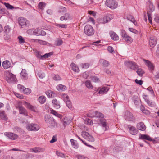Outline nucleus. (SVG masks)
<instances>
[{"instance_id": "1", "label": "nucleus", "mask_w": 159, "mask_h": 159, "mask_svg": "<svg viewBox=\"0 0 159 159\" xmlns=\"http://www.w3.org/2000/svg\"><path fill=\"white\" fill-rule=\"evenodd\" d=\"M5 75L6 80L8 83L15 81L16 80V76L9 71H6L5 73Z\"/></svg>"}, {"instance_id": "2", "label": "nucleus", "mask_w": 159, "mask_h": 159, "mask_svg": "<svg viewBox=\"0 0 159 159\" xmlns=\"http://www.w3.org/2000/svg\"><path fill=\"white\" fill-rule=\"evenodd\" d=\"M105 5L112 10L118 7V3L114 0H107L105 2Z\"/></svg>"}, {"instance_id": "3", "label": "nucleus", "mask_w": 159, "mask_h": 159, "mask_svg": "<svg viewBox=\"0 0 159 159\" xmlns=\"http://www.w3.org/2000/svg\"><path fill=\"white\" fill-rule=\"evenodd\" d=\"M114 18L113 15L110 14H108L104 16V17L102 19H99L98 22L100 24H105L108 23L112 19Z\"/></svg>"}, {"instance_id": "4", "label": "nucleus", "mask_w": 159, "mask_h": 159, "mask_svg": "<svg viewBox=\"0 0 159 159\" xmlns=\"http://www.w3.org/2000/svg\"><path fill=\"white\" fill-rule=\"evenodd\" d=\"M84 33L88 36H92L94 33V30L93 27L89 25H86L84 28Z\"/></svg>"}, {"instance_id": "5", "label": "nucleus", "mask_w": 159, "mask_h": 159, "mask_svg": "<svg viewBox=\"0 0 159 159\" xmlns=\"http://www.w3.org/2000/svg\"><path fill=\"white\" fill-rule=\"evenodd\" d=\"M124 64L127 67L133 70H135L138 68L136 63L132 61H126L125 62Z\"/></svg>"}, {"instance_id": "6", "label": "nucleus", "mask_w": 159, "mask_h": 159, "mask_svg": "<svg viewBox=\"0 0 159 159\" xmlns=\"http://www.w3.org/2000/svg\"><path fill=\"white\" fill-rule=\"evenodd\" d=\"M19 23L22 28L28 27L30 25V23L28 20L23 17H20L19 19Z\"/></svg>"}, {"instance_id": "7", "label": "nucleus", "mask_w": 159, "mask_h": 159, "mask_svg": "<svg viewBox=\"0 0 159 159\" xmlns=\"http://www.w3.org/2000/svg\"><path fill=\"white\" fill-rule=\"evenodd\" d=\"M81 135L83 137L89 141L93 142L94 139L93 137L88 132L85 131H82Z\"/></svg>"}, {"instance_id": "8", "label": "nucleus", "mask_w": 159, "mask_h": 159, "mask_svg": "<svg viewBox=\"0 0 159 159\" xmlns=\"http://www.w3.org/2000/svg\"><path fill=\"white\" fill-rule=\"evenodd\" d=\"M39 126L36 124H29L27 125L26 129L29 131H37L39 129Z\"/></svg>"}, {"instance_id": "9", "label": "nucleus", "mask_w": 159, "mask_h": 159, "mask_svg": "<svg viewBox=\"0 0 159 159\" xmlns=\"http://www.w3.org/2000/svg\"><path fill=\"white\" fill-rule=\"evenodd\" d=\"M16 106L17 108H18L20 114L25 115H27V111L25 109L22 107L20 102H19L18 103Z\"/></svg>"}, {"instance_id": "10", "label": "nucleus", "mask_w": 159, "mask_h": 159, "mask_svg": "<svg viewBox=\"0 0 159 159\" xmlns=\"http://www.w3.org/2000/svg\"><path fill=\"white\" fill-rule=\"evenodd\" d=\"M23 104L27 108L36 112H39V111L36 107L31 105L30 103L25 101L23 103Z\"/></svg>"}, {"instance_id": "11", "label": "nucleus", "mask_w": 159, "mask_h": 159, "mask_svg": "<svg viewBox=\"0 0 159 159\" xmlns=\"http://www.w3.org/2000/svg\"><path fill=\"white\" fill-rule=\"evenodd\" d=\"M125 118L126 120L133 121L134 120V118L133 115L129 111H126L125 113Z\"/></svg>"}, {"instance_id": "12", "label": "nucleus", "mask_w": 159, "mask_h": 159, "mask_svg": "<svg viewBox=\"0 0 159 159\" xmlns=\"http://www.w3.org/2000/svg\"><path fill=\"white\" fill-rule=\"evenodd\" d=\"M101 126L104 128V130L105 131L108 128V124L106 120L104 118H101L100 120Z\"/></svg>"}, {"instance_id": "13", "label": "nucleus", "mask_w": 159, "mask_h": 159, "mask_svg": "<svg viewBox=\"0 0 159 159\" xmlns=\"http://www.w3.org/2000/svg\"><path fill=\"white\" fill-rule=\"evenodd\" d=\"M91 117H98L101 119L103 118L104 117V116L101 113L98 111H95L91 113Z\"/></svg>"}, {"instance_id": "14", "label": "nucleus", "mask_w": 159, "mask_h": 159, "mask_svg": "<svg viewBox=\"0 0 159 159\" xmlns=\"http://www.w3.org/2000/svg\"><path fill=\"white\" fill-rule=\"evenodd\" d=\"M4 134L12 140H15L18 137L17 135L12 133H5Z\"/></svg>"}, {"instance_id": "15", "label": "nucleus", "mask_w": 159, "mask_h": 159, "mask_svg": "<svg viewBox=\"0 0 159 159\" xmlns=\"http://www.w3.org/2000/svg\"><path fill=\"white\" fill-rule=\"evenodd\" d=\"M72 19V16L69 13H66L63 16H61L60 19L61 21L70 20Z\"/></svg>"}, {"instance_id": "16", "label": "nucleus", "mask_w": 159, "mask_h": 159, "mask_svg": "<svg viewBox=\"0 0 159 159\" xmlns=\"http://www.w3.org/2000/svg\"><path fill=\"white\" fill-rule=\"evenodd\" d=\"M128 128L129 130L130 133L132 135H135L138 133V130L134 126L129 125L128 126Z\"/></svg>"}, {"instance_id": "17", "label": "nucleus", "mask_w": 159, "mask_h": 159, "mask_svg": "<svg viewBox=\"0 0 159 159\" xmlns=\"http://www.w3.org/2000/svg\"><path fill=\"white\" fill-rule=\"evenodd\" d=\"M99 90L98 92V94L101 95H103L106 94L109 90V88L107 87H104L101 88L100 89H99Z\"/></svg>"}, {"instance_id": "18", "label": "nucleus", "mask_w": 159, "mask_h": 159, "mask_svg": "<svg viewBox=\"0 0 159 159\" xmlns=\"http://www.w3.org/2000/svg\"><path fill=\"white\" fill-rule=\"evenodd\" d=\"M139 139L142 140H147L151 141H152V138L149 135L147 134H140L139 135Z\"/></svg>"}, {"instance_id": "19", "label": "nucleus", "mask_w": 159, "mask_h": 159, "mask_svg": "<svg viewBox=\"0 0 159 159\" xmlns=\"http://www.w3.org/2000/svg\"><path fill=\"white\" fill-rule=\"evenodd\" d=\"M110 35L111 39L114 41H117L119 39V37L114 31H111L109 33Z\"/></svg>"}, {"instance_id": "20", "label": "nucleus", "mask_w": 159, "mask_h": 159, "mask_svg": "<svg viewBox=\"0 0 159 159\" xmlns=\"http://www.w3.org/2000/svg\"><path fill=\"white\" fill-rule=\"evenodd\" d=\"M137 128L141 131H144L146 129V126L143 122L138 123L136 126Z\"/></svg>"}, {"instance_id": "21", "label": "nucleus", "mask_w": 159, "mask_h": 159, "mask_svg": "<svg viewBox=\"0 0 159 159\" xmlns=\"http://www.w3.org/2000/svg\"><path fill=\"white\" fill-rule=\"evenodd\" d=\"M143 98L144 99L145 101L147 103V104L150 106L151 107H153L154 106V103L153 102H152L148 100V96L145 94L143 95Z\"/></svg>"}, {"instance_id": "22", "label": "nucleus", "mask_w": 159, "mask_h": 159, "mask_svg": "<svg viewBox=\"0 0 159 159\" xmlns=\"http://www.w3.org/2000/svg\"><path fill=\"white\" fill-rule=\"evenodd\" d=\"M143 61L146 65L148 66V68L151 70H153L154 69V66L152 63L149 60L143 59Z\"/></svg>"}, {"instance_id": "23", "label": "nucleus", "mask_w": 159, "mask_h": 159, "mask_svg": "<svg viewBox=\"0 0 159 159\" xmlns=\"http://www.w3.org/2000/svg\"><path fill=\"white\" fill-rule=\"evenodd\" d=\"M30 151L31 152L38 153L44 151V149L40 148H34L30 149Z\"/></svg>"}, {"instance_id": "24", "label": "nucleus", "mask_w": 159, "mask_h": 159, "mask_svg": "<svg viewBox=\"0 0 159 159\" xmlns=\"http://www.w3.org/2000/svg\"><path fill=\"white\" fill-rule=\"evenodd\" d=\"M2 66L5 69L8 68L11 66V62L7 60L5 61L2 63Z\"/></svg>"}, {"instance_id": "25", "label": "nucleus", "mask_w": 159, "mask_h": 159, "mask_svg": "<svg viewBox=\"0 0 159 159\" xmlns=\"http://www.w3.org/2000/svg\"><path fill=\"white\" fill-rule=\"evenodd\" d=\"M150 46L152 48L154 47L156 44V39L153 37H151L149 41Z\"/></svg>"}, {"instance_id": "26", "label": "nucleus", "mask_w": 159, "mask_h": 159, "mask_svg": "<svg viewBox=\"0 0 159 159\" xmlns=\"http://www.w3.org/2000/svg\"><path fill=\"white\" fill-rule=\"evenodd\" d=\"M127 19L128 20H129L132 22L134 25H137V23L135 20L134 17L131 15H129L127 17Z\"/></svg>"}, {"instance_id": "27", "label": "nucleus", "mask_w": 159, "mask_h": 159, "mask_svg": "<svg viewBox=\"0 0 159 159\" xmlns=\"http://www.w3.org/2000/svg\"><path fill=\"white\" fill-rule=\"evenodd\" d=\"M46 94L49 98H52L55 96L56 94L51 90H48L46 92Z\"/></svg>"}, {"instance_id": "28", "label": "nucleus", "mask_w": 159, "mask_h": 159, "mask_svg": "<svg viewBox=\"0 0 159 159\" xmlns=\"http://www.w3.org/2000/svg\"><path fill=\"white\" fill-rule=\"evenodd\" d=\"M20 76L22 79H27L28 77V74L25 69H22L20 73Z\"/></svg>"}, {"instance_id": "29", "label": "nucleus", "mask_w": 159, "mask_h": 159, "mask_svg": "<svg viewBox=\"0 0 159 159\" xmlns=\"http://www.w3.org/2000/svg\"><path fill=\"white\" fill-rule=\"evenodd\" d=\"M66 11V9L63 7H60L58 10V13L59 15L64 14Z\"/></svg>"}, {"instance_id": "30", "label": "nucleus", "mask_w": 159, "mask_h": 159, "mask_svg": "<svg viewBox=\"0 0 159 159\" xmlns=\"http://www.w3.org/2000/svg\"><path fill=\"white\" fill-rule=\"evenodd\" d=\"M70 66L71 67L72 70L75 72H79L80 71V70L78 66L74 63H72Z\"/></svg>"}, {"instance_id": "31", "label": "nucleus", "mask_w": 159, "mask_h": 159, "mask_svg": "<svg viewBox=\"0 0 159 159\" xmlns=\"http://www.w3.org/2000/svg\"><path fill=\"white\" fill-rule=\"evenodd\" d=\"M57 89L58 91H63L66 90L67 88L65 85L59 84L57 86Z\"/></svg>"}, {"instance_id": "32", "label": "nucleus", "mask_w": 159, "mask_h": 159, "mask_svg": "<svg viewBox=\"0 0 159 159\" xmlns=\"http://www.w3.org/2000/svg\"><path fill=\"white\" fill-rule=\"evenodd\" d=\"M52 103L54 105V107L57 109H59L60 107V106L59 102L57 100L53 99L52 101Z\"/></svg>"}, {"instance_id": "33", "label": "nucleus", "mask_w": 159, "mask_h": 159, "mask_svg": "<svg viewBox=\"0 0 159 159\" xmlns=\"http://www.w3.org/2000/svg\"><path fill=\"white\" fill-rule=\"evenodd\" d=\"M70 142L71 143V144L73 148H74L77 149L78 148L79 145L76 141L74 140L73 139H70Z\"/></svg>"}, {"instance_id": "34", "label": "nucleus", "mask_w": 159, "mask_h": 159, "mask_svg": "<svg viewBox=\"0 0 159 159\" xmlns=\"http://www.w3.org/2000/svg\"><path fill=\"white\" fill-rule=\"evenodd\" d=\"M99 62L100 64L104 66L107 67L108 65V61L103 59H100L99 60Z\"/></svg>"}, {"instance_id": "35", "label": "nucleus", "mask_w": 159, "mask_h": 159, "mask_svg": "<svg viewBox=\"0 0 159 159\" xmlns=\"http://www.w3.org/2000/svg\"><path fill=\"white\" fill-rule=\"evenodd\" d=\"M51 113L59 118H62V116L61 115L58 113L53 109L51 110Z\"/></svg>"}, {"instance_id": "36", "label": "nucleus", "mask_w": 159, "mask_h": 159, "mask_svg": "<svg viewBox=\"0 0 159 159\" xmlns=\"http://www.w3.org/2000/svg\"><path fill=\"white\" fill-rule=\"evenodd\" d=\"M52 54V52H51L48 53H46L43 55L40 56V58L42 60L46 58L49 57Z\"/></svg>"}, {"instance_id": "37", "label": "nucleus", "mask_w": 159, "mask_h": 159, "mask_svg": "<svg viewBox=\"0 0 159 159\" xmlns=\"http://www.w3.org/2000/svg\"><path fill=\"white\" fill-rule=\"evenodd\" d=\"M85 84L86 87L89 89H92L93 88V87L90 80H87L85 82Z\"/></svg>"}, {"instance_id": "38", "label": "nucleus", "mask_w": 159, "mask_h": 159, "mask_svg": "<svg viewBox=\"0 0 159 159\" xmlns=\"http://www.w3.org/2000/svg\"><path fill=\"white\" fill-rule=\"evenodd\" d=\"M124 39L125 41L128 43H131L133 42V39L132 38L128 35Z\"/></svg>"}, {"instance_id": "39", "label": "nucleus", "mask_w": 159, "mask_h": 159, "mask_svg": "<svg viewBox=\"0 0 159 159\" xmlns=\"http://www.w3.org/2000/svg\"><path fill=\"white\" fill-rule=\"evenodd\" d=\"M51 119H53V118L48 115H45L44 116V120L47 123L49 124L52 120Z\"/></svg>"}, {"instance_id": "40", "label": "nucleus", "mask_w": 159, "mask_h": 159, "mask_svg": "<svg viewBox=\"0 0 159 159\" xmlns=\"http://www.w3.org/2000/svg\"><path fill=\"white\" fill-rule=\"evenodd\" d=\"M39 100L41 104H43L46 102V98L44 96H41L39 97Z\"/></svg>"}, {"instance_id": "41", "label": "nucleus", "mask_w": 159, "mask_h": 159, "mask_svg": "<svg viewBox=\"0 0 159 159\" xmlns=\"http://www.w3.org/2000/svg\"><path fill=\"white\" fill-rule=\"evenodd\" d=\"M37 75L39 78L41 79H43L45 76V74L41 71H39L37 74Z\"/></svg>"}, {"instance_id": "42", "label": "nucleus", "mask_w": 159, "mask_h": 159, "mask_svg": "<svg viewBox=\"0 0 159 159\" xmlns=\"http://www.w3.org/2000/svg\"><path fill=\"white\" fill-rule=\"evenodd\" d=\"M75 157L77 159H89L87 157L80 154L76 155Z\"/></svg>"}, {"instance_id": "43", "label": "nucleus", "mask_w": 159, "mask_h": 159, "mask_svg": "<svg viewBox=\"0 0 159 159\" xmlns=\"http://www.w3.org/2000/svg\"><path fill=\"white\" fill-rule=\"evenodd\" d=\"M51 119L52 120L51 121L50 123L49 124L53 128L56 127L57 126V124L55 121V119H54L53 118V119Z\"/></svg>"}, {"instance_id": "44", "label": "nucleus", "mask_w": 159, "mask_h": 159, "mask_svg": "<svg viewBox=\"0 0 159 159\" xmlns=\"http://www.w3.org/2000/svg\"><path fill=\"white\" fill-rule=\"evenodd\" d=\"M63 43V41L62 39H57L55 43V44L56 46H60Z\"/></svg>"}, {"instance_id": "45", "label": "nucleus", "mask_w": 159, "mask_h": 159, "mask_svg": "<svg viewBox=\"0 0 159 159\" xmlns=\"http://www.w3.org/2000/svg\"><path fill=\"white\" fill-rule=\"evenodd\" d=\"M84 122L85 124L89 125H93L92 121L89 118L85 119L84 120Z\"/></svg>"}, {"instance_id": "46", "label": "nucleus", "mask_w": 159, "mask_h": 159, "mask_svg": "<svg viewBox=\"0 0 159 159\" xmlns=\"http://www.w3.org/2000/svg\"><path fill=\"white\" fill-rule=\"evenodd\" d=\"M132 100L134 102V103L137 105L138 103V101L139 100V98L137 96H134L132 97Z\"/></svg>"}, {"instance_id": "47", "label": "nucleus", "mask_w": 159, "mask_h": 159, "mask_svg": "<svg viewBox=\"0 0 159 159\" xmlns=\"http://www.w3.org/2000/svg\"><path fill=\"white\" fill-rule=\"evenodd\" d=\"M61 98L65 102L70 99L69 96L66 94L63 93L62 94Z\"/></svg>"}, {"instance_id": "48", "label": "nucleus", "mask_w": 159, "mask_h": 159, "mask_svg": "<svg viewBox=\"0 0 159 159\" xmlns=\"http://www.w3.org/2000/svg\"><path fill=\"white\" fill-rule=\"evenodd\" d=\"M0 117L3 120H7V117L3 111H0Z\"/></svg>"}, {"instance_id": "49", "label": "nucleus", "mask_w": 159, "mask_h": 159, "mask_svg": "<svg viewBox=\"0 0 159 159\" xmlns=\"http://www.w3.org/2000/svg\"><path fill=\"white\" fill-rule=\"evenodd\" d=\"M31 91L30 89L29 88H25L23 92V93L25 94L28 95L31 93Z\"/></svg>"}, {"instance_id": "50", "label": "nucleus", "mask_w": 159, "mask_h": 159, "mask_svg": "<svg viewBox=\"0 0 159 159\" xmlns=\"http://www.w3.org/2000/svg\"><path fill=\"white\" fill-rule=\"evenodd\" d=\"M40 29L38 28L34 30V35L37 36L40 35Z\"/></svg>"}, {"instance_id": "51", "label": "nucleus", "mask_w": 159, "mask_h": 159, "mask_svg": "<svg viewBox=\"0 0 159 159\" xmlns=\"http://www.w3.org/2000/svg\"><path fill=\"white\" fill-rule=\"evenodd\" d=\"M45 6V3L43 2H40L38 5V7L42 10L44 9Z\"/></svg>"}, {"instance_id": "52", "label": "nucleus", "mask_w": 159, "mask_h": 159, "mask_svg": "<svg viewBox=\"0 0 159 159\" xmlns=\"http://www.w3.org/2000/svg\"><path fill=\"white\" fill-rule=\"evenodd\" d=\"M136 72L138 75L140 76H142L144 73V72L143 70L140 68L138 69L137 70Z\"/></svg>"}, {"instance_id": "53", "label": "nucleus", "mask_w": 159, "mask_h": 159, "mask_svg": "<svg viewBox=\"0 0 159 159\" xmlns=\"http://www.w3.org/2000/svg\"><path fill=\"white\" fill-rule=\"evenodd\" d=\"M4 4L7 9H12L14 8V7L10 5L8 3L4 2Z\"/></svg>"}, {"instance_id": "54", "label": "nucleus", "mask_w": 159, "mask_h": 159, "mask_svg": "<svg viewBox=\"0 0 159 159\" xmlns=\"http://www.w3.org/2000/svg\"><path fill=\"white\" fill-rule=\"evenodd\" d=\"M129 30L131 32L134 33L136 34H139V32L137 30H136L133 29L132 28H129Z\"/></svg>"}, {"instance_id": "55", "label": "nucleus", "mask_w": 159, "mask_h": 159, "mask_svg": "<svg viewBox=\"0 0 159 159\" xmlns=\"http://www.w3.org/2000/svg\"><path fill=\"white\" fill-rule=\"evenodd\" d=\"M65 102H66V103L67 106L69 108H72V105L71 103V102H70V99L65 101Z\"/></svg>"}, {"instance_id": "56", "label": "nucleus", "mask_w": 159, "mask_h": 159, "mask_svg": "<svg viewBox=\"0 0 159 159\" xmlns=\"http://www.w3.org/2000/svg\"><path fill=\"white\" fill-rule=\"evenodd\" d=\"M19 43L20 44H23L25 42L24 38L21 36H19L18 37Z\"/></svg>"}, {"instance_id": "57", "label": "nucleus", "mask_w": 159, "mask_h": 159, "mask_svg": "<svg viewBox=\"0 0 159 159\" xmlns=\"http://www.w3.org/2000/svg\"><path fill=\"white\" fill-rule=\"evenodd\" d=\"M90 78L92 81L95 82H98L99 81V79L96 76H92Z\"/></svg>"}, {"instance_id": "58", "label": "nucleus", "mask_w": 159, "mask_h": 159, "mask_svg": "<svg viewBox=\"0 0 159 159\" xmlns=\"http://www.w3.org/2000/svg\"><path fill=\"white\" fill-rule=\"evenodd\" d=\"M147 89L150 92V94H151L152 96H155L154 92L152 88L150 86L148 87Z\"/></svg>"}, {"instance_id": "59", "label": "nucleus", "mask_w": 159, "mask_h": 159, "mask_svg": "<svg viewBox=\"0 0 159 159\" xmlns=\"http://www.w3.org/2000/svg\"><path fill=\"white\" fill-rule=\"evenodd\" d=\"M121 36L124 39L128 35L126 34L125 31L124 30H121Z\"/></svg>"}, {"instance_id": "60", "label": "nucleus", "mask_w": 159, "mask_h": 159, "mask_svg": "<svg viewBox=\"0 0 159 159\" xmlns=\"http://www.w3.org/2000/svg\"><path fill=\"white\" fill-rule=\"evenodd\" d=\"M90 75V73L88 71H87L83 73V77L85 79H87L88 77Z\"/></svg>"}, {"instance_id": "61", "label": "nucleus", "mask_w": 159, "mask_h": 159, "mask_svg": "<svg viewBox=\"0 0 159 159\" xmlns=\"http://www.w3.org/2000/svg\"><path fill=\"white\" fill-rule=\"evenodd\" d=\"M25 88L22 85L20 84L18 85V89L22 93H23Z\"/></svg>"}, {"instance_id": "62", "label": "nucleus", "mask_w": 159, "mask_h": 159, "mask_svg": "<svg viewBox=\"0 0 159 159\" xmlns=\"http://www.w3.org/2000/svg\"><path fill=\"white\" fill-rule=\"evenodd\" d=\"M53 80L56 81L60 80H61V78L60 76L58 75H56L53 77Z\"/></svg>"}, {"instance_id": "63", "label": "nucleus", "mask_w": 159, "mask_h": 159, "mask_svg": "<svg viewBox=\"0 0 159 159\" xmlns=\"http://www.w3.org/2000/svg\"><path fill=\"white\" fill-rule=\"evenodd\" d=\"M56 154L58 156L60 157H61L64 158L65 157V155L64 154L59 152L56 151Z\"/></svg>"}, {"instance_id": "64", "label": "nucleus", "mask_w": 159, "mask_h": 159, "mask_svg": "<svg viewBox=\"0 0 159 159\" xmlns=\"http://www.w3.org/2000/svg\"><path fill=\"white\" fill-rule=\"evenodd\" d=\"M152 141L153 143H159V137H156L153 139H152V141Z\"/></svg>"}]
</instances>
